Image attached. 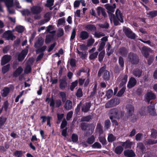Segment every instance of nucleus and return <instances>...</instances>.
<instances>
[{
    "instance_id": "nucleus-51",
    "label": "nucleus",
    "mask_w": 157,
    "mask_h": 157,
    "mask_svg": "<svg viewBox=\"0 0 157 157\" xmlns=\"http://www.w3.org/2000/svg\"><path fill=\"white\" fill-rule=\"evenodd\" d=\"M113 90L111 89H109L106 93V96L108 99L110 98L113 94Z\"/></svg>"
},
{
    "instance_id": "nucleus-38",
    "label": "nucleus",
    "mask_w": 157,
    "mask_h": 157,
    "mask_svg": "<svg viewBox=\"0 0 157 157\" xmlns=\"http://www.w3.org/2000/svg\"><path fill=\"white\" fill-rule=\"evenodd\" d=\"M157 143V140H152L150 139H147L145 141V144L147 145H153Z\"/></svg>"
},
{
    "instance_id": "nucleus-29",
    "label": "nucleus",
    "mask_w": 157,
    "mask_h": 157,
    "mask_svg": "<svg viewBox=\"0 0 157 157\" xmlns=\"http://www.w3.org/2000/svg\"><path fill=\"white\" fill-rule=\"evenodd\" d=\"M54 36V35H53L49 34L46 35L45 41L46 44L50 43L53 39Z\"/></svg>"
},
{
    "instance_id": "nucleus-64",
    "label": "nucleus",
    "mask_w": 157,
    "mask_h": 157,
    "mask_svg": "<svg viewBox=\"0 0 157 157\" xmlns=\"http://www.w3.org/2000/svg\"><path fill=\"white\" fill-rule=\"evenodd\" d=\"M94 129L92 128H88V129L87 131L86 132V133L85 134V136H89L91 134H92L93 131Z\"/></svg>"
},
{
    "instance_id": "nucleus-63",
    "label": "nucleus",
    "mask_w": 157,
    "mask_h": 157,
    "mask_svg": "<svg viewBox=\"0 0 157 157\" xmlns=\"http://www.w3.org/2000/svg\"><path fill=\"white\" fill-rule=\"evenodd\" d=\"M81 105V102H80V103L77 105L76 108L75 109V113L77 115H78L79 112Z\"/></svg>"
},
{
    "instance_id": "nucleus-61",
    "label": "nucleus",
    "mask_w": 157,
    "mask_h": 157,
    "mask_svg": "<svg viewBox=\"0 0 157 157\" xmlns=\"http://www.w3.org/2000/svg\"><path fill=\"white\" fill-rule=\"evenodd\" d=\"M59 94L62 98V101L63 102H65L66 100V94L65 93L63 92H60Z\"/></svg>"
},
{
    "instance_id": "nucleus-37",
    "label": "nucleus",
    "mask_w": 157,
    "mask_h": 157,
    "mask_svg": "<svg viewBox=\"0 0 157 157\" xmlns=\"http://www.w3.org/2000/svg\"><path fill=\"white\" fill-rule=\"evenodd\" d=\"M147 14L149 15V17L153 18L157 16V10H155L149 12L147 13Z\"/></svg>"
},
{
    "instance_id": "nucleus-1",
    "label": "nucleus",
    "mask_w": 157,
    "mask_h": 157,
    "mask_svg": "<svg viewBox=\"0 0 157 157\" xmlns=\"http://www.w3.org/2000/svg\"><path fill=\"white\" fill-rule=\"evenodd\" d=\"M106 66H103L99 69L98 73V77H101V74L103 73L102 78L106 81H109L110 79L109 72L106 70Z\"/></svg>"
},
{
    "instance_id": "nucleus-39",
    "label": "nucleus",
    "mask_w": 157,
    "mask_h": 157,
    "mask_svg": "<svg viewBox=\"0 0 157 157\" xmlns=\"http://www.w3.org/2000/svg\"><path fill=\"white\" fill-rule=\"evenodd\" d=\"M97 85L96 84L92 89V91L91 92L90 97L91 98L95 95L97 92Z\"/></svg>"
},
{
    "instance_id": "nucleus-50",
    "label": "nucleus",
    "mask_w": 157,
    "mask_h": 157,
    "mask_svg": "<svg viewBox=\"0 0 157 157\" xmlns=\"http://www.w3.org/2000/svg\"><path fill=\"white\" fill-rule=\"evenodd\" d=\"M137 146L140 149V151L143 152L145 149V147L142 143H139L137 144Z\"/></svg>"
},
{
    "instance_id": "nucleus-19",
    "label": "nucleus",
    "mask_w": 157,
    "mask_h": 157,
    "mask_svg": "<svg viewBox=\"0 0 157 157\" xmlns=\"http://www.w3.org/2000/svg\"><path fill=\"white\" fill-rule=\"evenodd\" d=\"M44 42V40L41 37L39 38L38 40L34 44V47L36 48H38L41 47L43 44Z\"/></svg>"
},
{
    "instance_id": "nucleus-7",
    "label": "nucleus",
    "mask_w": 157,
    "mask_h": 157,
    "mask_svg": "<svg viewBox=\"0 0 157 157\" xmlns=\"http://www.w3.org/2000/svg\"><path fill=\"white\" fill-rule=\"evenodd\" d=\"M59 87L61 89L63 90L67 87V83L66 76H63L62 78L59 80Z\"/></svg>"
},
{
    "instance_id": "nucleus-8",
    "label": "nucleus",
    "mask_w": 157,
    "mask_h": 157,
    "mask_svg": "<svg viewBox=\"0 0 157 157\" xmlns=\"http://www.w3.org/2000/svg\"><path fill=\"white\" fill-rule=\"evenodd\" d=\"M151 50L150 48L144 46L142 48L141 52L144 56L147 59L149 57V52H151Z\"/></svg>"
},
{
    "instance_id": "nucleus-55",
    "label": "nucleus",
    "mask_w": 157,
    "mask_h": 157,
    "mask_svg": "<svg viewBox=\"0 0 157 157\" xmlns=\"http://www.w3.org/2000/svg\"><path fill=\"white\" fill-rule=\"evenodd\" d=\"M88 125L85 123H82L81 124V128L83 131L86 130L88 128Z\"/></svg>"
},
{
    "instance_id": "nucleus-16",
    "label": "nucleus",
    "mask_w": 157,
    "mask_h": 157,
    "mask_svg": "<svg viewBox=\"0 0 157 157\" xmlns=\"http://www.w3.org/2000/svg\"><path fill=\"white\" fill-rule=\"evenodd\" d=\"M124 154L126 157H135L136 156L135 152L131 149L124 150Z\"/></svg>"
},
{
    "instance_id": "nucleus-14",
    "label": "nucleus",
    "mask_w": 157,
    "mask_h": 157,
    "mask_svg": "<svg viewBox=\"0 0 157 157\" xmlns=\"http://www.w3.org/2000/svg\"><path fill=\"white\" fill-rule=\"evenodd\" d=\"M4 36L8 40H13V38L15 37L13 35L12 32L10 30L6 31L4 34Z\"/></svg>"
},
{
    "instance_id": "nucleus-6",
    "label": "nucleus",
    "mask_w": 157,
    "mask_h": 157,
    "mask_svg": "<svg viewBox=\"0 0 157 157\" xmlns=\"http://www.w3.org/2000/svg\"><path fill=\"white\" fill-rule=\"evenodd\" d=\"M28 50L26 49L23 50L17 56V59L19 62L22 61L25 58L28 53Z\"/></svg>"
},
{
    "instance_id": "nucleus-57",
    "label": "nucleus",
    "mask_w": 157,
    "mask_h": 157,
    "mask_svg": "<svg viewBox=\"0 0 157 157\" xmlns=\"http://www.w3.org/2000/svg\"><path fill=\"white\" fill-rule=\"evenodd\" d=\"M151 136L154 138H157V130L155 129H152L151 130Z\"/></svg>"
},
{
    "instance_id": "nucleus-33",
    "label": "nucleus",
    "mask_w": 157,
    "mask_h": 157,
    "mask_svg": "<svg viewBox=\"0 0 157 157\" xmlns=\"http://www.w3.org/2000/svg\"><path fill=\"white\" fill-rule=\"evenodd\" d=\"M10 64H8L6 65L3 66L2 67V72L3 74H5L10 69Z\"/></svg>"
},
{
    "instance_id": "nucleus-31",
    "label": "nucleus",
    "mask_w": 157,
    "mask_h": 157,
    "mask_svg": "<svg viewBox=\"0 0 157 157\" xmlns=\"http://www.w3.org/2000/svg\"><path fill=\"white\" fill-rule=\"evenodd\" d=\"M133 74L136 77L139 78L142 75V71L139 69H137L134 70Z\"/></svg>"
},
{
    "instance_id": "nucleus-56",
    "label": "nucleus",
    "mask_w": 157,
    "mask_h": 157,
    "mask_svg": "<svg viewBox=\"0 0 157 157\" xmlns=\"http://www.w3.org/2000/svg\"><path fill=\"white\" fill-rule=\"evenodd\" d=\"M118 63L120 67L122 68L124 67V60L123 58L120 56L119 57Z\"/></svg>"
},
{
    "instance_id": "nucleus-34",
    "label": "nucleus",
    "mask_w": 157,
    "mask_h": 157,
    "mask_svg": "<svg viewBox=\"0 0 157 157\" xmlns=\"http://www.w3.org/2000/svg\"><path fill=\"white\" fill-rule=\"evenodd\" d=\"M95 140V137L93 135H92L87 138L86 142L89 144H92L94 142Z\"/></svg>"
},
{
    "instance_id": "nucleus-17",
    "label": "nucleus",
    "mask_w": 157,
    "mask_h": 157,
    "mask_svg": "<svg viewBox=\"0 0 157 157\" xmlns=\"http://www.w3.org/2000/svg\"><path fill=\"white\" fill-rule=\"evenodd\" d=\"M105 7L107 10V13H113L115 11V9L116 7L115 3L113 4V6L110 5L109 4L105 5Z\"/></svg>"
},
{
    "instance_id": "nucleus-35",
    "label": "nucleus",
    "mask_w": 157,
    "mask_h": 157,
    "mask_svg": "<svg viewBox=\"0 0 157 157\" xmlns=\"http://www.w3.org/2000/svg\"><path fill=\"white\" fill-rule=\"evenodd\" d=\"M116 137L114 136L112 134H110L108 135L107 137V140L109 142L111 143L116 140Z\"/></svg>"
},
{
    "instance_id": "nucleus-45",
    "label": "nucleus",
    "mask_w": 157,
    "mask_h": 157,
    "mask_svg": "<svg viewBox=\"0 0 157 157\" xmlns=\"http://www.w3.org/2000/svg\"><path fill=\"white\" fill-rule=\"evenodd\" d=\"M91 147L93 148L101 149L102 147V146L100 143L97 142L93 144Z\"/></svg>"
},
{
    "instance_id": "nucleus-4",
    "label": "nucleus",
    "mask_w": 157,
    "mask_h": 157,
    "mask_svg": "<svg viewBox=\"0 0 157 157\" xmlns=\"http://www.w3.org/2000/svg\"><path fill=\"white\" fill-rule=\"evenodd\" d=\"M128 61L132 64L136 65L139 63V59L137 55L133 52H130L128 55Z\"/></svg>"
},
{
    "instance_id": "nucleus-59",
    "label": "nucleus",
    "mask_w": 157,
    "mask_h": 157,
    "mask_svg": "<svg viewBox=\"0 0 157 157\" xmlns=\"http://www.w3.org/2000/svg\"><path fill=\"white\" fill-rule=\"evenodd\" d=\"M22 155L23 152L22 151L17 150L14 153V155L17 157H21Z\"/></svg>"
},
{
    "instance_id": "nucleus-62",
    "label": "nucleus",
    "mask_w": 157,
    "mask_h": 157,
    "mask_svg": "<svg viewBox=\"0 0 157 157\" xmlns=\"http://www.w3.org/2000/svg\"><path fill=\"white\" fill-rule=\"evenodd\" d=\"M70 64L71 67H74L76 66V60L73 58H71L70 60Z\"/></svg>"
},
{
    "instance_id": "nucleus-22",
    "label": "nucleus",
    "mask_w": 157,
    "mask_h": 157,
    "mask_svg": "<svg viewBox=\"0 0 157 157\" xmlns=\"http://www.w3.org/2000/svg\"><path fill=\"white\" fill-rule=\"evenodd\" d=\"M121 143H122V146L124 147V148L126 149L127 148L130 149L132 145V142L128 140H127L124 142H121Z\"/></svg>"
},
{
    "instance_id": "nucleus-24",
    "label": "nucleus",
    "mask_w": 157,
    "mask_h": 157,
    "mask_svg": "<svg viewBox=\"0 0 157 157\" xmlns=\"http://www.w3.org/2000/svg\"><path fill=\"white\" fill-rule=\"evenodd\" d=\"M45 101L46 102H47L48 104L50 102V106L52 107V109H54L55 107V101L53 97H52V98L48 97L46 98L45 100Z\"/></svg>"
},
{
    "instance_id": "nucleus-21",
    "label": "nucleus",
    "mask_w": 157,
    "mask_h": 157,
    "mask_svg": "<svg viewBox=\"0 0 157 157\" xmlns=\"http://www.w3.org/2000/svg\"><path fill=\"white\" fill-rule=\"evenodd\" d=\"M89 36L88 33L85 31H82L80 32L79 35V38L82 40H85L87 39Z\"/></svg>"
},
{
    "instance_id": "nucleus-52",
    "label": "nucleus",
    "mask_w": 157,
    "mask_h": 157,
    "mask_svg": "<svg viewBox=\"0 0 157 157\" xmlns=\"http://www.w3.org/2000/svg\"><path fill=\"white\" fill-rule=\"evenodd\" d=\"M71 140L73 143H76L78 140V136L75 134H73L71 136Z\"/></svg>"
},
{
    "instance_id": "nucleus-42",
    "label": "nucleus",
    "mask_w": 157,
    "mask_h": 157,
    "mask_svg": "<svg viewBox=\"0 0 157 157\" xmlns=\"http://www.w3.org/2000/svg\"><path fill=\"white\" fill-rule=\"evenodd\" d=\"M7 120V118L2 116L0 117V128L4 125Z\"/></svg>"
},
{
    "instance_id": "nucleus-43",
    "label": "nucleus",
    "mask_w": 157,
    "mask_h": 157,
    "mask_svg": "<svg viewBox=\"0 0 157 157\" xmlns=\"http://www.w3.org/2000/svg\"><path fill=\"white\" fill-rule=\"evenodd\" d=\"M105 54V52L104 51L101 52L99 54L98 56V60L100 62L103 60L104 58Z\"/></svg>"
},
{
    "instance_id": "nucleus-26",
    "label": "nucleus",
    "mask_w": 157,
    "mask_h": 157,
    "mask_svg": "<svg viewBox=\"0 0 157 157\" xmlns=\"http://www.w3.org/2000/svg\"><path fill=\"white\" fill-rule=\"evenodd\" d=\"M123 147L122 146H118L115 148L114 151L116 154L120 155L123 152Z\"/></svg>"
},
{
    "instance_id": "nucleus-54",
    "label": "nucleus",
    "mask_w": 157,
    "mask_h": 157,
    "mask_svg": "<svg viewBox=\"0 0 157 157\" xmlns=\"http://www.w3.org/2000/svg\"><path fill=\"white\" fill-rule=\"evenodd\" d=\"M54 0H47L45 6L48 7H50L54 4Z\"/></svg>"
},
{
    "instance_id": "nucleus-15",
    "label": "nucleus",
    "mask_w": 157,
    "mask_h": 157,
    "mask_svg": "<svg viewBox=\"0 0 157 157\" xmlns=\"http://www.w3.org/2000/svg\"><path fill=\"white\" fill-rule=\"evenodd\" d=\"M155 98V95L151 91L147 93L146 100L147 102H149L151 100L154 99Z\"/></svg>"
},
{
    "instance_id": "nucleus-12",
    "label": "nucleus",
    "mask_w": 157,
    "mask_h": 157,
    "mask_svg": "<svg viewBox=\"0 0 157 157\" xmlns=\"http://www.w3.org/2000/svg\"><path fill=\"white\" fill-rule=\"evenodd\" d=\"M118 52L121 56L126 57L128 52V49L125 47H121L119 48Z\"/></svg>"
},
{
    "instance_id": "nucleus-60",
    "label": "nucleus",
    "mask_w": 157,
    "mask_h": 157,
    "mask_svg": "<svg viewBox=\"0 0 157 157\" xmlns=\"http://www.w3.org/2000/svg\"><path fill=\"white\" fill-rule=\"evenodd\" d=\"M57 120L59 121L58 122H57V123L59 124L61 121L62 119L63 118L64 116V114L63 113H59L57 114Z\"/></svg>"
},
{
    "instance_id": "nucleus-10",
    "label": "nucleus",
    "mask_w": 157,
    "mask_h": 157,
    "mask_svg": "<svg viewBox=\"0 0 157 157\" xmlns=\"http://www.w3.org/2000/svg\"><path fill=\"white\" fill-rule=\"evenodd\" d=\"M126 110L128 117L131 116L134 112V107L132 105H128L126 106Z\"/></svg>"
},
{
    "instance_id": "nucleus-46",
    "label": "nucleus",
    "mask_w": 157,
    "mask_h": 157,
    "mask_svg": "<svg viewBox=\"0 0 157 157\" xmlns=\"http://www.w3.org/2000/svg\"><path fill=\"white\" fill-rule=\"evenodd\" d=\"M78 84V81L77 80H76L72 82L70 88V90L71 91H73L75 88L77 86Z\"/></svg>"
},
{
    "instance_id": "nucleus-18",
    "label": "nucleus",
    "mask_w": 157,
    "mask_h": 157,
    "mask_svg": "<svg viewBox=\"0 0 157 157\" xmlns=\"http://www.w3.org/2000/svg\"><path fill=\"white\" fill-rule=\"evenodd\" d=\"M147 111L149 114L152 116L157 115L154 105H149L147 107Z\"/></svg>"
},
{
    "instance_id": "nucleus-28",
    "label": "nucleus",
    "mask_w": 157,
    "mask_h": 157,
    "mask_svg": "<svg viewBox=\"0 0 157 157\" xmlns=\"http://www.w3.org/2000/svg\"><path fill=\"white\" fill-rule=\"evenodd\" d=\"M85 29L87 30H89L90 31H96L97 30L96 27L94 25H87L85 27Z\"/></svg>"
},
{
    "instance_id": "nucleus-48",
    "label": "nucleus",
    "mask_w": 157,
    "mask_h": 157,
    "mask_svg": "<svg viewBox=\"0 0 157 157\" xmlns=\"http://www.w3.org/2000/svg\"><path fill=\"white\" fill-rule=\"evenodd\" d=\"M32 71V68L30 65H28L26 66L24 70V72L26 74L30 73Z\"/></svg>"
},
{
    "instance_id": "nucleus-25",
    "label": "nucleus",
    "mask_w": 157,
    "mask_h": 157,
    "mask_svg": "<svg viewBox=\"0 0 157 157\" xmlns=\"http://www.w3.org/2000/svg\"><path fill=\"white\" fill-rule=\"evenodd\" d=\"M0 2H5L8 8L12 7L13 6V1L11 0H0Z\"/></svg>"
},
{
    "instance_id": "nucleus-11",
    "label": "nucleus",
    "mask_w": 157,
    "mask_h": 157,
    "mask_svg": "<svg viewBox=\"0 0 157 157\" xmlns=\"http://www.w3.org/2000/svg\"><path fill=\"white\" fill-rule=\"evenodd\" d=\"M137 81L136 79L133 77H131L127 85V87L129 89H131L134 87L136 84Z\"/></svg>"
},
{
    "instance_id": "nucleus-23",
    "label": "nucleus",
    "mask_w": 157,
    "mask_h": 157,
    "mask_svg": "<svg viewBox=\"0 0 157 157\" xmlns=\"http://www.w3.org/2000/svg\"><path fill=\"white\" fill-rule=\"evenodd\" d=\"M91 105L90 102L86 103L85 106L82 107V111L84 113L87 112L90 110Z\"/></svg>"
},
{
    "instance_id": "nucleus-2",
    "label": "nucleus",
    "mask_w": 157,
    "mask_h": 157,
    "mask_svg": "<svg viewBox=\"0 0 157 157\" xmlns=\"http://www.w3.org/2000/svg\"><path fill=\"white\" fill-rule=\"evenodd\" d=\"M109 113L113 116L114 118L118 119L122 118L124 114V111L115 108L111 109L109 111Z\"/></svg>"
},
{
    "instance_id": "nucleus-53",
    "label": "nucleus",
    "mask_w": 157,
    "mask_h": 157,
    "mask_svg": "<svg viewBox=\"0 0 157 157\" xmlns=\"http://www.w3.org/2000/svg\"><path fill=\"white\" fill-rule=\"evenodd\" d=\"M98 53V52H97L91 54L89 56V59L90 60L94 59L97 57Z\"/></svg>"
},
{
    "instance_id": "nucleus-27",
    "label": "nucleus",
    "mask_w": 157,
    "mask_h": 157,
    "mask_svg": "<svg viewBox=\"0 0 157 157\" xmlns=\"http://www.w3.org/2000/svg\"><path fill=\"white\" fill-rule=\"evenodd\" d=\"M128 75H124L123 78L121 80V82L119 85L120 87H122L124 86L126 84L128 78Z\"/></svg>"
},
{
    "instance_id": "nucleus-30",
    "label": "nucleus",
    "mask_w": 157,
    "mask_h": 157,
    "mask_svg": "<svg viewBox=\"0 0 157 157\" xmlns=\"http://www.w3.org/2000/svg\"><path fill=\"white\" fill-rule=\"evenodd\" d=\"M72 101L70 100L67 101L64 105V107L67 110H69L71 109L72 108Z\"/></svg>"
},
{
    "instance_id": "nucleus-32",
    "label": "nucleus",
    "mask_w": 157,
    "mask_h": 157,
    "mask_svg": "<svg viewBox=\"0 0 157 157\" xmlns=\"http://www.w3.org/2000/svg\"><path fill=\"white\" fill-rule=\"evenodd\" d=\"M98 139L99 142L103 145H106L107 144V142L105 136H100L98 137Z\"/></svg>"
},
{
    "instance_id": "nucleus-47",
    "label": "nucleus",
    "mask_w": 157,
    "mask_h": 157,
    "mask_svg": "<svg viewBox=\"0 0 157 157\" xmlns=\"http://www.w3.org/2000/svg\"><path fill=\"white\" fill-rule=\"evenodd\" d=\"M47 46L46 45H44L42 47H40L38 48V49L36 50V52L37 53L43 52L45 50Z\"/></svg>"
},
{
    "instance_id": "nucleus-49",
    "label": "nucleus",
    "mask_w": 157,
    "mask_h": 157,
    "mask_svg": "<svg viewBox=\"0 0 157 157\" xmlns=\"http://www.w3.org/2000/svg\"><path fill=\"white\" fill-rule=\"evenodd\" d=\"M77 98H80L83 96L82 91L81 88H79L76 94Z\"/></svg>"
},
{
    "instance_id": "nucleus-20",
    "label": "nucleus",
    "mask_w": 157,
    "mask_h": 157,
    "mask_svg": "<svg viewBox=\"0 0 157 157\" xmlns=\"http://www.w3.org/2000/svg\"><path fill=\"white\" fill-rule=\"evenodd\" d=\"M23 71V69L21 66L19 67L15 71H14L13 74V77H17L19 76L22 73Z\"/></svg>"
},
{
    "instance_id": "nucleus-36",
    "label": "nucleus",
    "mask_w": 157,
    "mask_h": 157,
    "mask_svg": "<svg viewBox=\"0 0 157 157\" xmlns=\"http://www.w3.org/2000/svg\"><path fill=\"white\" fill-rule=\"evenodd\" d=\"M3 91V93H2V96L3 97H6L10 91V89L8 87H5L2 90Z\"/></svg>"
},
{
    "instance_id": "nucleus-3",
    "label": "nucleus",
    "mask_w": 157,
    "mask_h": 157,
    "mask_svg": "<svg viewBox=\"0 0 157 157\" xmlns=\"http://www.w3.org/2000/svg\"><path fill=\"white\" fill-rule=\"evenodd\" d=\"M115 15H116V17L113 20L114 25L117 26L120 25L119 21H120L121 23H123L124 21L123 15L119 9H117L115 12Z\"/></svg>"
},
{
    "instance_id": "nucleus-40",
    "label": "nucleus",
    "mask_w": 157,
    "mask_h": 157,
    "mask_svg": "<svg viewBox=\"0 0 157 157\" xmlns=\"http://www.w3.org/2000/svg\"><path fill=\"white\" fill-rule=\"evenodd\" d=\"M91 119H92V117L91 115H89L87 116L82 117L81 118V121L88 122Z\"/></svg>"
},
{
    "instance_id": "nucleus-9",
    "label": "nucleus",
    "mask_w": 157,
    "mask_h": 157,
    "mask_svg": "<svg viewBox=\"0 0 157 157\" xmlns=\"http://www.w3.org/2000/svg\"><path fill=\"white\" fill-rule=\"evenodd\" d=\"M11 56L8 55H5L2 57L1 64L2 66H3L9 63L11 59Z\"/></svg>"
},
{
    "instance_id": "nucleus-44",
    "label": "nucleus",
    "mask_w": 157,
    "mask_h": 157,
    "mask_svg": "<svg viewBox=\"0 0 157 157\" xmlns=\"http://www.w3.org/2000/svg\"><path fill=\"white\" fill-rule=\"evenodd\" d=\"M24 27L21 25H18L15 28L16 31L19 33H22L24 31Z\"/></svg>"
},
{
    "instance_id": "nucleus-41",
    "label": "nucleus",
    "mask_w": 157,
    "mask_h": 157,
    "mask_svg": "<svg viewBox=\"0 0 157 157\" xmlns=\"http://www.w3.org/2000/svg\"><path fill=\"white\" fill-rule=\"evenodd\" d=\"M123 87L119 90L117 94V97H121L125 91L126 87L125 86H122Z\"/></svg>"
},
{
    "instance_id": "nucleus-58",
    "label": "nucleus",
    "mask_w": 157,
    "mask_h": 157,
    "mask_svg": "<svg viewBox=\"0 0 157 157\" xmlns=\"http://www.w3.org/2000/svg\"><path fill=\"white\" fill-rule=\"evenodd\" d=\"M23 15H27L28 16L30 15V12L28 9L20 11Z\"/></svg>"
},
{
    "instance_id": "nucleus-5",
    "label": "nucleus",
    "mask_w": 157,
    "mask_h": 157,
    "mask_svg": "<svg viewBox=\"0 0 157 157\" xmlns=\"http://www.w3.org/2000/svg\"><path fill=\"white\" fill-rule=\"evenodd\" d=\"M123 31L126 36L132 39H134L135 38V34L133 33L131 29L128 28H125L123 29Z\"/></svg>"
},
{
    "instance_id": "nucleus-13",
    "label": "nucleus",
    "mask_w": 157,
    "mask_h": 157,
    "mask_svg": "<svg viewBox=\"0 0 157 157\" xmlns=\"http://www.w3.org/2000/svg\"><path fill=\"white\" fill-rule=\"evenodd\" d=\"M31 10L33 14H37L41 12V9L39 6H34L31 8Z\"/></svg>"
}]
</instances>
